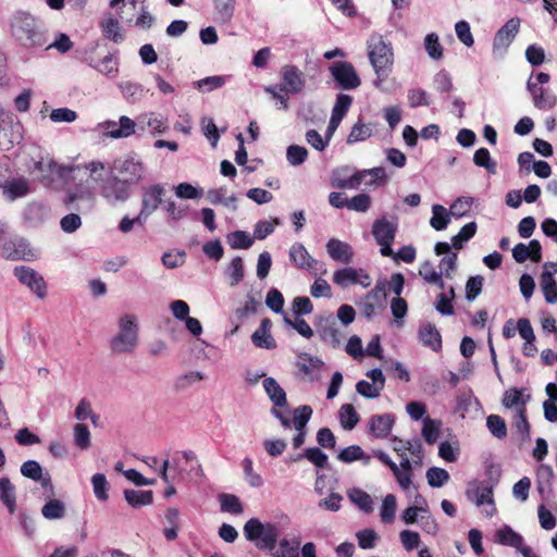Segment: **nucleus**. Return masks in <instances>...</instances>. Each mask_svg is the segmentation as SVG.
Instances as JSON below:
<instances>
[{
    "mask_svg": "<svg viewBox=\"0 0 557 557\" xmlns=\"http://www.w3.org/2000/svg\"><path fill=\"white\" fill-rule=\"evenodd\" d=\"M147 168L136 153H127L116 158L110 166V176L100 185V195L110 205L127 201L133 187L141 183Z\"/></svg>",
    "mask_w": 557,
    "mask_h": 557,
    "instance_id": "f257e3e1",
    "label": "nucleus"
},
{
    "mask_svg": "<svg viewBox=\"0 0 557 557\" xmlns=\"http://www.w3.org/2000/svg\"><path fill=\"white\" fill-rule=\"evenodd\" d=\"M244 535L259 550H267L272 557H299L300 537L278 540L281 530L276 523H263L251 518L244 525Z\"/></svg>",
    "mask_w": 557,
    "mask_h": 557,
    "instance_id": "f03ea898",
    "label": "nucleus"
},
{
    "mask_svg": "<svg viewBox=\"0 0 557 557\" xmlns=\"http://www.w3.org/2000/svg\"><path fill=\"white\" fill-rule=\"evenodd\" d=\"M10 33L25 48L42 47L48 42L42 24L26 11H16L12 14Z\"/></svg>",
    "mask_w": 557,
    "mask_h": 557,
    "instance_id": "7ed1b4c3",
    "label": "nucleus"
},
{
    "mask_svg": "<svg viewBox=\"0 0 557 557\" xmlns=\"http://www.w3.org/2000/svg\"><path fill=\"white\" fill-rule=\"evenodd\" d=\"M367 48L370 63L376 74L373 84L376 88H381L383 82L388 77L394 62L392 44L382 35L372 34L368 39Z\"/></svg>",
    "mask_w": 557,
    "mask_h": 557,
    "instance_id": "20e7f679",
    "label": "nucleus"
},
{
    "mask_svg": "<svg viewBox=\"0 0 557 557\" xmlns=\"http://www.w3.org/2000/svg\"><path fill=\"white\" fill-rule=\"evenodd\" d=\"M138 344V325L136 318L123 315L119 321V332L110 341L112 352L117 355L131 354Z\"/></svg>",
    "mask_w": 557,
    "mask_h": 557,
    "instance_id": "39448f33",
    "label": "nucleus"
},
{
    "mask_svg": "<svg viewBox=\"0 0 557 557\" xmlns=\"http://www.w3.org/2000/svg\"><path fill=\"white\" fill-rule=\"evenodd\" d=\"M263 388L273 404L271 413L281 422L284 428H290V419L280 410L287 405V397L285 391L281 387L274 377H265L263 380Z\"/></svg>",
    "mask_w": 557,
    "mask_h": 557,
    "instance_id": "423d86ee",
    "label": "nucleus"
},
{
    "mask_svg": "<svg viewBox=\"0 0 557 557\" xmlns=\"http://www.w3.org/2000/svg\"><path fill=\"white\" fill-rule=\"evenodd\" d=\"M63 203L69 210L87 213L95 207V194L90 187L78 184L66 191Z\"/></svg>",
    "mask_w": 557,
    "mask_h": 557,
    "instance_id": "0eeeda50",
    "label": "nucleus"
},
{
    "mask_svg": "<svg viewBox=\"0 0 557 557\" xmlns=\"http://www.w3.org/2000/svg\"><path fill=\"white\" fill-rule=\"evenodd\" d=\"M74 170L72 165L60 164L54 159L48 158L47 169L38 180L45 187L58 189L71 180Z\"/></svg>",
    "mask_w": 557,
    "mask_h": 557,
    "instance_id": "6e6552de",
    "label": "nucleus"
},
{
    "mask_svg": "<svg viewBox=\"0 0 557 557\" xmlns=\"http://www.w3.org/2000/svg\"><path fill=\"white\" fill-rule=\"evenodd\" d=\"M329 70L337 87L343 90H355L361 85V78L350 62H334Z\"/></svg>",
    "mask_w": 557,
    "mask_h": 557,
    "instance_id": "1a4fd4ad",
    "label": "nucleus"
},
{
    "mask_svg": "<svg viewBox=\"0 0 557 557\" xmlns=\"http://www.w3.org/2000/svg\"><path fill=\"white\" fill-rule=\"evenodd\" d=\"M164 194L165 188L161 184H153L148 187H144L141 194V208L137 215V220L147 221V219L163 202L162 197Z\"/></svg>",
    "mask_w": 557,
    "mask_h": 557,
    "instance_id": "9d476101",
    "label": "nucleus"
},
{
    "mask_svg": "<svg viewBox=\"0 0 557 557\" xmlns=\"http://www.w3.org/2000/svg\"><path fill=\"white\" fill-rule=\"evenodd\" d=\"M13 273L18 282L27 286L37 297L44 299L47 296L46 281L36 270L26 265H18L14 268Z\"/></svg>",
    "mask_w": 557,
    "mask_h": 557,
    "instance_id": "9b49d317",
    "label": "nucleus"
},
{
    "mask_svg": "<svg viewBox=\"0 0 557 557\" xmlns=\"http://www.w3.org/2000/svg\"><path fill=\"white\" fill-rule=\"evenodd\" d=\"M1 256L8 260H34L35 251L24 238H11L0 246Z\"/></svg>",
    "mask_w": 557,
    "mask_h": 557,
    "instance_id": "f8f14e48",
    "label": "nucleus"
},
{
    "mask_svg": "<svg viewBox=\"0 0 557 557\" xmlns=\"http://www.w3.org/2000/svg\"><path fill=\"white\" fill-rule=\"evenodd\" d=\"M98 128L103 131L106 137L120 139L135 134L136 124L128 116L122 115L119 122L107 120L99 123Z\"/></svg>",
    "mask_w": 557,
    "mask_h": 557,
    "instance_id": "ddd939ff",
    "label": "nucleus"
},
{
    "mask_svg": "<svg viewBox=\"0 0 557 557\" xmlns=\"http://www.w3.org/2000/svg\"><path fill=\"white\" fill-rule=\"evenodd\" d=\"M333 282L345 288L352 284H360L363 287L371 285V277L363 269H355L351 267L343 268L334 272Z\"/></svg>",
    "mask_w": 557,
    "mask_h": 557,
    "instance_id": "4468645a",
    "label": "nucleus"
},
{
    "mask_svg": "<svg viewBox=\"0 0 557 557\" xmlns=\"http://www.w3.org/2000/svg\"><path fill=\"white\" fill-rule=\"evenodd\" d=\"M496 479L495 482H473L469 485L466 491L467 498L471 502H474L476 506H482L484 503H487L494 506L493 499V488L494 485L498 481V476L500 471L498 469L495 470Z\"/></svg>",
    "mask_w": 557,
    "mask_h": 557,
    "instance_id": "2eb2a0df",
    "label": "nucleus"
},
{
    "mask_svg": "<svg viewBox=\"0 0 557 557\" xmlns=\"http://www.w3.org/2000/svg\"><path fill=\"white\" fill-rule=\"evenodd\" d=\"M281 91H286L294 95L302 91L306 79L304 73L297 66L290 64L284 65L281 70Z\"/></svg>",
    "mask_w": 557,
    "mask_h": 557,
    "instance_id": "dca6fc26",
    "label": "nucleus"
},
{
    "mask_svg": "<svg viewBox=\"0 0 557 557\" xmlns=\"http://www.w3.org/2000/svg\"><path fill=\"white\" fill-rule=\"evenodd\" d=\"M519 26L520 20L513 17L507 21L506 24L497 30L493 41L494 52L499 51L500 53H503L504 51L507 50V48L510 46L516 35L518 34Z\"/></svg>",
    "mask_w": 557,
    "mask_h": 557,
    "instance_id": "f3484780",
    "label": "nucleus"
},
{
    "mask_svg": "<svg viewBox=\"0 0 557 557\" xmlns=\"http://www.w3.org/2000/svg\"><path fill=\"white\" fill-rule=\"evenodd\" d=\"M527 89L532 96L535 108L540 110H550L556 106L557 97L548 89L537 86V84L532 81V76L527 83Z\"/></svg>",
    "mask_w": 557,
    "mask_h": 557,
    "instance_id": "a211bd4d",
    "label": "nucleus"
},
{
    "mask_svg": "<svg viewBox=\"0 0 557 557\" xmlns=\"http://www.w3.org/2000/svg\"><path fill=\"white\" fill-rule=\"evenodd\" d=\"M272 322L269 318L261 320L260 326L252 333L251 342L258 348L274 349L276 342L271 335Z\"/></svg>",
    "mask_w": 557,
    "mask_h": 557,
    "instance_id": "6ab92c4d",
    "label": "nucleus"
},
{
    "mask_svg": "<svg viewBox=\"0 0 557 557\" xmlns=\"http://www.w3.org/2000/svg\"><path fill=\"white\" fill-rule=\"evenodd\" d=\"M398 225L395 222H391L385 218L377 219L372 224V235L376 243L394 242Z\"/></svg>",
    "mask_w": 557,
    "mask_h": 557,
    "instance_id": "aec40b11",
    "label": "nucleus"
},
{
    "mask_svg": "<svg viewBox=\"0 0 557 557\" xmlns=\"http://www.w3.org/2000/svg\"><path fill=\"white\" fill-rule=\"evenodd\" d=\"M0 187L2 188L3 196L9 201L25 197L30 190L29 183L25 177L5 181Z\"/></svg>",
    "mask_w": 557,
    "mask_h": 557,
    "instance_id": "412c9836",
    "label": "nucleus"
},
{
    "mask_svg": "<svg viewBox=\"0 0 557 557\" xmlns=\"http://www.w3.org/2000/svg\"><path fill=\"white\" fill-rule=\"evenodd\" d=\"M326 251L334 261L342 263H350L354 257L350 245L336 238L326 243Z\"/></svg>",
    "mask_w": 557,
    "mask_h": 557,
    "instance_id": "4be33fe9",
    "label": "nucleus"
},
{
    "mask_svg": "<svg viewBox=\"0 0 557 557\" xmlns=\"http://www.w3.org/2000/svg\"><path fill=\"white\" fill-rule=\"evenodd\" d=\"M394 422L391 413L375 414L369 421V430L375 437L385 438L391 433Z\"/></svg>",
    "mask_w": 557,
    "mask_h": 557,
    "instance_id": "5701e85b",
    "label": "nucleus"
},
{
    "mask_svg": "<svg viewBox=\"0 0 557 557\" xmlns=\"http://www.w3.org/2000/svg\"><path fill=\"white\" fill-rule=\"evenodd\" d=\"M318 333L320 338L330 344L333 348H339L342 346V334L333 319L322 320L318 327Z\"/></svg>",
    "mask_w": 557,
    "mask_h": 557,
    "instance_id": "b1692460",
    "label": "nucleus"
},
{
    "mask_svg": "<svg viewBox=\"0 0 557 557\" xmlns=\"http://www.w3.org/2000/svg\"><path fill=\"white\" fill-rule=\"evenodd\" d=\"M418 335L423 346L430 347L434 351L442 348V336L435 325L431 323L421 325Z\"/></svg>",
    "mask_w": 557,
    "mask_h": 557,
    "instance_id": "393cba45",
    "label": "nucleus"
},
{
    "mask_svg": "<svg viewBox=\"0 0 557 557\" xmlns=\"http://www.w3.org/2000/svg\"><path fill=\"white\" fill-rule=\"evenodd\" d=\"M0 502L10 513L16 510V488L7 476L0 478Z\"/></svg>",
    "mask_w": 557,
    "mask_h": 557,
    "instance_id": "a878e982",
    "label": "nucleus"
},
{
    "mask_svg": "<svg viewBox=\"0 0 557 557\" xmlns=\"http://www.w3.org/2000/svg\"><path fill=\"white\" fill-rule=\"evenodd\" d=\"M119 88L123 98L131 103L140 101L148 92L141 84L134 82H121Z\"/></svg>",
    "mask_w": 557,
    "mask_h": 557,
    "instance_id": "bb28decb",
    "label": "nucleus"
},
{
    "mask_svg": "<svg viewBox=\"0 0 557 557\" xmlns=\"http://www.w3.org/2000/svg\"><path fill=\"white\" fill-rule=\"evenodd\" d=\"M124 498L133 508H139L152 504L153 492L127 488L124 490Z\"/></svg>",
    "mask_w": 557,
    "mask_h": 557,
    "instance_id": "cd10ccee",
    "label": "nucleus"
},
{
    "mask_svg": "<svg viewBox=\"0 0 557 557\" xmlns=\"http://www.w3.org/2000/svg\"><path fill=\"white\" fill-rule=\"evenodd\" d=\"M87 63L90 67L107 76H114L119 72V62L110 53L97 62L92 59H89L87 60Z\"/></svg>",
    "mask_w": 557,
    "mask_h": 557,
    "instance_id": "c85d7f7f",
    "label": "nucleus"
},
{
    "mask_svg": "<svg viewBox=\"0 0 557 557\" xmlns=\"http://www.w3.org/2000/svg\"><path fill=\"white\" fill-rule=\"evenodd\" d=\"M497 541L502 545L513 547L518 550H520L523 545V537L513 531L510 527L505 525L502 529H499L496 533Z\"/></svg>",
    "mask_w": 557,
    "mask_h": 557,
    "instance_id": "c756f323",
    "label": "nucleus"
},
{
    "mask_svg": "<svg viewBox=\"0 0 557 557\" xmlns=\"http://www.w3.org/2000/svg\"><path fill=\"white\" fill-rule=\"evenodd\" d=\"M65 504L55 498H51L42 506L41 515L47 520H59L65 517Z\"/></svg>",
    "mask_w": 557,
    "mask_h": 557,
    "instance_id": "7c9ffc66",
    "label": "nucleus"
},
{
    "mask_svg": "<svg viewBox=\"0 0 557 557\" xmlns=\"http://www.w3.org/2000/svg\"><path fill=\"white\" fill-rule=\"evenodd\" d=\"M541 287L544 293L545 300L548 304H555L557 301V283L554 278V273L544 271L541 276Z\"/></svg>",
    "mask_w": 557,
    "mask_h": 557,
    "instance_id": "2f4dec72",
    "label": "nucleus"
},
{
    "mask_svg": "<svg viewBox=\"0 0 557 557\" xmlns=\"http://www.w3.org/2000/svg\"><path fill=\"white\" fill-rule=\"evenodd\" d=\"M215 20L221 23H230L235 11V0H213Z\"/></svg>",
    "mask_w": 557,
    "mask_h": 557,
    "instance_id": "473e14b6",
    "label": "nucleus"
},
{
    "mask_svg": "<svg viewBox=\"0 0 557 557\" xmlns=\"http://www.w3.org/2000/svg\"><path fill=\"white\" fill-rule=\"evenodd\" d=\"M311 258L306 247L300 243H295L289 248V259L299 269L305 270Z\"/></svg>",
    "mask_w": 557,
    "mask_h": 557,
    "instance_id": "72a5a7b5",
    "label": "nucleus"
},
{
    "mask_svg": "<svg viewBox=\"0 0 557 557\" xmlns=\"http://www.w3.org/2000/svg\"><path fill=\"white\" fill-rule=\"evenodd\" d=\"M226 242L232 249H248L253 244V237L246 231H235L226 235Z\"/></svg>",
    "mask_w": 557,
    "mask_h": 557,
    "instance_id": "f704fd0d",
    "label": "nucleus"
},
{
    "mask_svg": "<svg viewBox=\"0 0 557 557\" xmlns=\"http://www.w3.org/2000/svg\"><path fill=\"white\" fill-rule=\"evenodd\" d=\"M300 458H306L312 462L317 468L324 469L329 463L327 455L322 451L319 447L306 448L302 455H298L294 458V461H298Z\"/></svg>",
    "mask_w": 557,
    "mask_h": 557,
    "instance_id": "c9c22d12",
    "label": "nucleus"
},
{
    "mask_svg": "<svg viewBox=\"0 0 557 557\" xmlns=\"http://www.w3.org/2000/svg\"><path fill=\"white\" fill-rule=\"evenodd\" d=\"M338 417L343 429L348 431L352 430L359 422V416L350 404H345L339 408Z\"/></svg>",
    "mask_w": 557,
    "mask_h": 557,
    "instance_id": "e433bc0d",
    "label": "nucleus"
},
{
    "mask_svg": "<svg viewBox=\"0 0 557 557\" xmlns=\"http://www.w3.org/2000/svg\"><path fill=\"white\" fill-rule=\"evenodd\" d=\"M450 221V214L442 205L432 206V218L430 220L431 226L436 231H443L447 227Z\"/></svg>",
    "mask_w": 557,
    "mask_h": 557,
    "instance_id": "4c0bfd02",
    "label": "nucleus"
},
{
    "mask_svg": "<svg viewBox=\"0 0 557 557\" xmlns=\"http://www.w3.org/2000/svg\"><path fill=\"white\" fill-rule=\"evenodd\" d=\"M225 274L230 277L231 286H236L243 281L245 271L242 257L237 256L232 259L225 269Z\"/></svg>",
    "mask_w": 557,
    "mask_h": 557,
    "instance_id": "58836bf2",
    "label": "nucleus"
},
{
    "mask_svg": "<svg viewBox=\"0 0 557 557\" xmlns=\"http://www.w3.org/2000/svg\"><path fill=\"white\" fill-rule=\"evenodd\" d=\"M350 500L363 512L370 513L373 511L372 497L360 488H354L349 493Z\"/></svg>",
    "mask_w": 557,
    "mask_h": 557,
    "instance_id": "ea45409f",
    "label": "nucleus"
},
{
    "mask_svg": "<svg viewBox=\"0 0 557 557\" xmlns=\"http://www.w3.org/2000/svg\"><path fill=\"white\" fill-rule=\"evenodd\" d=\"M441 425V421L431 419L429 416L423 418L422 436L428 444L433 445L436 443Z\"/></svg>",
    "mask_w": 557,
    "mask_h": 557,
    "instance_id": "a19ab883",
    "label": "nucleus"
},
{
    "mask_svg": "<svg viewBox=\"0 0 557 557\" xmlns=\"http://www.w3.org/2000/svg\"><path fill=\"white\" fill-rule=\"evenodd\" d=\"M363 177L361 171H357L349 177H339L338 173H334L332 186L336 188L357 189L361 185Z\"/></svg>",
    "mask_w": 557,
    "mask_h": 557,
    "instance_id": "79ce46f5",
    "label": "nucleus"
},
{
    "mask_svg": "<svg viewBox=\"0 0 557 557\" xmlns=\"http://www.w3.org/2000/svg\"><path fill=\"white\" fill-rule=\"evenodd\" d=\"M473 162L476 166L484 168L490 174H495L497 163L491 158L486 148H479L473 154Z\"/></svg>",
    "mask_w": 557,
    "mask_h": 557,
    "instance_id": "37998d69",
    "label": "nucleus"
},
{
    "mask_svg": "<svg viewBox=\"0 0 557 557\" xmlns=\"http://www.w3.org/2000/svg\"><path fill=\"white\" fill-rule=\"evenodd\" d=\"M221 510L233 515H240L244 511V507L239 498L234 494H221L219 496Z\"/></svg>",
    "mask_w": 557,
    "mask_h": 557,
    "instance_id": "c03bdc74",
    "label": "nucleus"
},
{
    "mask_svg": "<svg viewBox=\"0 0 557 557\" xmlns=\"http://www.w3.org/2000/svg\"><path fill=\"white\" fill-rule=\"evenodd\" d=\"M102 32L104 37L108 39L114 41V42H121L124 40V35L121 32V27L119 24V21L114 17H108L106 18L102 24Z\"/></svg>",
    "mask_w": 557,
    "mask_h": 557,
    "instance_id": "a18cd8bd",
    "label": "nucleus"
},
{
    "mask_svg": "<svg viewBox=\"0 0 557 557\" xmlns=\"http://www.w3.org/2000/svg\"><path fill=\"white\" fill-rule=\"evenodd\" d=\"M352 103V97L347 94H338L334 107L332 109L331 116L343 120L349 111Z\"/></svg>",
    "mask_w": 557,
    "mask_h": 557,
    "instance_id": "49530a36",
    "label": "nucleus"
},
{
    "mask_svg": "<svg viewBox=\"0 0 557 557\" xmlns=\"http://www.w3.org/2000/svg\"><path fill=\"white\" fill-rule=\"evenodd\" d=\"M397 508L396 497L393 494H387L381 506L380 517L384 523H392L395 519Z\"/></svg>",
    "mask_w": 557,
    "mask_h": 557,
    "instance_id": "de8ad7c7",
    "label": "nucleus"
},
{
    "mask_svg": "<svg viewBox=\"0 0 557 557\" xmlns=\"http://www.w3.org/2000/svg\"><path fill=\"white\" fill-rule=\"evenodd\" d=\"M312 408L309 405H302L294 409V418L290 420V425L294 424L296 430L306 429L307 423L311 419Z\"/></svg>",
    "mask_w": 557,
    "mask_h": 557,
    "instance_id": "09e8293b",
    "label": "nucleus"
},
{
    "mask_svg": "<svg viewBox=\"0 0 557 557\" xmlns=\"http://www.w3.org/2000/svg\"><path fill=\"white\" fill-rule=\"evenodd\" d=\"M486 426L488 431L498 440L507 436V426L505 420L497 414H491L486 419Z\"/></svg>",
    "mask_w": 557,
    "mask_h": 557,
    "instance_id": "8fccbe9b",
    "label": "nucleus"
},
{
    "mask_svg": "<svg viewBox=\"0 0 557 557\" xmlns=\"http://www.w3.org/2000/svg\"><path fill=\"white\" fill-rule=\"evenodd\" d=\"M513 425L517 432L520 433L522 441L530 440V423L527 419V410L524 407L517 408Z\"/></svg>",
    "mask_w": 557,
    "mask_h": 557,
    "instance_id": "3c124183",
    "label": "nucleus"
},
{
    "mask_svg": "<svg viewBox=\"0 0 557 557\" xmlns=\"http://www.w3.org/2000/svg\"><path fill=\"white\" fill-rule=\"evenodd\" d=\"M476 228H478V226H476L475 222H470V223L463 225L461 227V230L459 231V233L457 235L453 236V238H451V244H453L454 248L461 249L463 246V243L468 242L475 235Z\"/></svg>",
    "mask_w": 557,
    "mask_h": 557,
    "instance_id": "603ef678",
    "label": "nucleus"
},
{
    "mask_svg": "<svg viewBox=\"0 0 557 557\" xmlns=\"http://www.w3.org/2000/svg\"><path fill=\"white\" fill-rule=\"evenodd\" d=\"M242 467L244 471V475L248 484L252 487H260L263 485V479L262 476L255 472L253 470V462L252 459L249 457H246L242 461Z\"/></svg>",
    "mask_w": 557,
    "mask_h": 557,
    "instance_id": "864d4df0",
    "label": "nucleus"
},
{
    "mask_svg": "<svg viewBox=\"0 0 557 557\" xmlns=\"http://www.w3.org/2000/svg\"><path fill=\"white\" fill-rule=\"evenodd\" d=\"M308 158V150L304 146L290 145L286 149V159L293 166L302 164Z\"/></svg>",
    "mask_w": 557,
    "mask_h": 557,
    "instance_id": "5fc2aeb1",
    "label": "nucleus"
},
{
    "mask_svg": "<svg viewBox=\"0 0 557 557\" xmlns=\"http://www.w3.org/2000/svg\"><path fill=\"white\" fill-rule=\"evenodd\" d=\"M372 136V128L370 125L363 124L360 121L352 127L347 137V144L363 141Z\"/></svg>",
    "mask_w": 557,
    "mask_h": 557,
    "instance_id": "6e6d98bb",
    "label": "nucleus"
},
{
    "mask_svg": "<svg viewBox=\"0 0 557 557\" xmlns=\"http://www.w3.org/2000/svg\"><path fill=\"white\" fill-rule=\"evenodd\" d=\"M92 488L95 496L100 502H106L109 498L108 490H109V483L107 481V478L102 473H96L91 478Z\"/></svg>",
    "mask_w": 557,
    "mask_h": 557,
    "instance_id": "4d7b16f0",
    "label": "nucleus"
},
{
    "mask_svg": "<svg viewBox=\"0 0 557 557\" xmlns=\"http://www.w3.org/2000/svg\"><path fill=\"white\" fill-rule=\"evenodd\" d=\"M426 480L430 486L432 487H442L449 480V473L438 467H431L426 471Z\"/></svg>",
    "mask_w": 557,
    "mask_h": 557,
    "instance_id": "13d9d810",
    "label": "nucleus"
},
{
    "mask_svg": "<svg viewBox=\"0 0 557 557\" xmlns=\"http://www.w3.org/2000/svg\"><path fill=\"white\" fill-rule=\"evenodd\" d=\"M424 47L431 59L440 60L443 58V47L436 34L431 33L425 36Z\"/></svg>",
    "mask_w": 557,
    "mask_h": 557,
    "instance_id": "bf43d9fd",
    "label": "nucleus"
},
{
    "mask_svg": "<svg viewBox=\"0 0 557 557\" xmlns=\"http://www.w3.org/2000/svg\"><path fill=\"white\" fill-rule=\"evenodd\" d=\"M225 84L224 76H208L194 82V86L201 92H209L222 87Z\"/></svg>",
    "mask_w": 557,
    "mask_h": 557,
    "instance_id": "052dcab7",
    "label": "nucleus"
},
{
    "mask_svg": "<svg viewBox=\"0 0 557 557\" xmlns=\"http://www.w3.org/2000/svg\"><path fill=\"white\" fill-rule=\"evenodd\" d=\"M74 443L82 450L90 447V432L86 424L78 423L74 425Z\"/></svg>",
    "mask_w": 557,
    "mask_h": 557,
    "instance_id": "680f3d73",
    "label": "nucleus"
},
{
    "mask_svg": "<svg viewBox=\"0 0 557 557\" xmlns=\"http://www.w3.org/2000/svg\"><path fill=\"white\" fill-rule=\"evenodd\" d=\"M175 195L182 199H199L203 195L201 188H197L189 183H181L174 186Z\"/></svg>",
    "mask_w": 557,
    "mask_h": 557,
    "instance_id": "e2e57ef3",
    "label": "nucleus"
},
{
    "mask_svg": "<svg viewBox=\"0 0 557 557\" xmlns=\"http://www.w3.org/2000/svg\"><path fill=\"white\" fill-rule=\"evenodd\" d=\"M297 367L306 375H309L312 370H319L323 366V361L321 359L309 356L308 354L300 355Z\"/></svg>",
    "mask_w": 557,
    "mask_h": 557,
    "instance_id": "0e129e2a",
    "label": "nucleus"
},
{
    "mask_svg": "<svg viewBox=\"0 0 557 557\" xmlns=\"http://www.w3.org/2000/svg\"><path fill=\"white\" fill-rule=\"evenodd\" d=\"M383 389L382 386L366 380H361L356 384L357 393L369 399L377 398Z\"/></svg>",
    "mask_w": 557,
    "mask_h": 557,
    "instance_id": "69168bd1",
    "label": "nucleus"
},
{
    "mask_svg": "<svg viewBox=\"0 0 557 557\" xmlns=\"http://www.w3.org/2000/svg\"><path fill=\"white\" fill-rule=\"evenodd\" d=\"M21 474L27 479L33 481H38L41 479V474L44 473V469L40 463L36 460H27L21 466Z\"/></svg>",
    "mask_w": 557,
    "mask_h": 557,
    "instance_id": "338daca9",
    "label": "nucleus"
},
{
    "mask_svg": "<svg viewBox=\"0 0 557 557\" xmlns=\"http://www.w3.org/2000/svg\"><path fill=\"white\" fill-rule=\"evenodd\" d=\"M265 305L275 313H283L284 297L276 288H271L265 297Z\"/></svg>",
    "mask_w": 557,
    "mask_h": 557,
    "instance_id": "774afa93",
    "label": "nucleus"
}]
</instances>
